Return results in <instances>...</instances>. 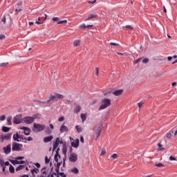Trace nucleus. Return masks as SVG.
Instances as JSON below:
<instances>
[{
    "label": "nucleus",
    "mask_w": 177,
    "mask_h": 177,
    "mask_svg": "<svg viewBox=\"0 0 177 177\" xmlns=\"http://www.w3.org/2000/svg\"><path fill=\"white\" fill-rule=\"evenodd\" d=\"M169 160H170V161H176V158H175L174 156H170Z\"/></svg>",
    "instance_id": "60"
},
{
    "label": "nucleus",
    "mask_w": 177,
    "mask_h": 177,
    "mask_svg": "<svg viewBox=\"0 0 177 177\" xmlns=\"http://www.w3.org/2000/svg\"><path fill=\"white\" fill-rule=\"evenodd\" d=\"M142 63H145L146 64V63H149V58H145L142 59Z\"/></svg>",
    "instance_id": "56"
},
{
    "label": "nucleus",
    "mask_w": 177,
    "mask_h": 177,
    "mask_svg": "<svg viewBox=\"0 0 177 177\" xmlns=\"http://www.w3.org/2000/svg\"><path fill=\"white\" fill-rule=\"evenodd\" d=\"M30 172L32 175H35L34 174H38V172H39V169L35 167V169H32Z\"/></svg>",
    "instance_id": "31"
},
{
    "label": "nucleus",
    "mask_w": 177,
    "mask_h": 177,
    "mask_svg": "<svg viewBox=\"0 0 177 177\" xmlns=\"http://www.w3.org/2000/svg\"><path fill=\"white\" fill-rule=\"evenodd\" d=\"M59 146V144L56 142H53V151H55L56 149H57V147Z\"/></svg>",
    "instance_id": "39"
},
{
    "label": "nucleus",
    "mask_w": 177,
    "mask_h": 177,
    "mask_svg": "<svg viewBox=\"0 0 177 177\" xmlns=\"http://www.w3.org/2000/svg\"><path fill=\"white\" fill-rule=\"evenodd\" d=\"M5 120H6V116L5 115L0 116V121H5Z\"/></svg>",
    "instance_id": "45"
},
{
    "label": "nucleus",
    "mask_w": 177,
    "mask_h": 177,
    "mask_svg": "<svg viewBox=\"0 0 177 177\" xmlns=\"http://www.w3.org/2000/svg\"><path fill=\"white\" fill-rule=\"evenodd\" d=\"M9 131H10V127H6V126L2 127V131L3 132H9Z\"/></svg>",
    "instance_id": "26"
},
{
    "label": "nucleus",
    "mask_w": 177,
    "mask_h": 177,
    "mask_svg": "<svg viewBox=\"0 0 177 177\" xmlns=\"http://www.w3.org/2000/svg\"><path fill=\"white\" fill-rule=\"evenodd\" d=\"M143 58H138V59H136L134 62V64H138Z\"/></svg>",
    "instance_id": "50"
},
{
    "label": "nucleus",
    "mask_w": 177,
    "mask_h": 177,
    "mask_svg": "<svg viewBox=\"0 0 177 177\" xmlns=\"http://www.w3.org/2000/svg\"><path fill=\"white\" fill-rule=\"evenodd\" d=\"M158 147L157 151H164V150H165V148L162 147L161 143H158Z\"/></svg>",
    "instance_id": "20"
},
{
    "label": "nucleus",
    "mask_w": 177,
    "mask_h": 177,
    "mask_svg": "<svg viewBox=\"0 0 177 177\" xmlns=\"http://www.w3.org/2000/svg\"><path fill=\"white\" fill-rule=\"evenodd\" d=\"M59 151H60V148H57L55 151V154L54 156V160L55 162H57L59 161V159H57V156H59Z\"/></svg>",
    "instance_id": "18"
},
{
    "label": "nucleus",
    "mask_w": 177,
    "mask_h": 177,
    "mask_svg": "<svg viewBox=\"0 0 177 177\" xmlns=\"http://www.w3.org/2000/svg\"><path fill=\"white\" fill-rule=\"evenodd\" d=\"M172 133H174V130H171L170 132L167 133L166 134V138L167 139H171V138L172 137Z\"/></svg>",
    "instance_id": "27"
},
{
    "label": "nucleus",
    "mask_w": 177,
    "mask_h": 177,
    "mask_svg": "<svg viewBox=\"0 0 177 177\" xmlns=\"http://www.w3.org/2000/svg\"><path fill=\"white\" fill-rule=\"evenodd\" d=\"M155 167H164V165H162V163H157L155 165Z\"/></svg>",
    "instance_id": "58"
},
{
    "label": "nucleus",
    "mask_w": 177,
    "mask_h": 177,
    "mask_svg": "<svg viewBox=\"0 0 177 177\" xmlns=\"http://www.w3.org/2000/svg\"><path fill=\"white\" fill-rule=\"evenodd\" d=\"M23 133H24L26 136H28L30 133H31V129L28 127L26 130L24 131Z\"/></svg>",
    "instance_id": "22"
},
{
    "label": "nucleus",
    "mask_w": 177,
    "mask_h": 177,
    "mask_svg": "<svg viewBox=\"0 0 177 177\" xmlns=\"http://www.w3.org/2000/svg\"><path fill=\"white\" fill-rule=\"evenodd\" d=\"M95 75H99V68L97 67L95 68Z\"/></svg>",
    "instance_id": "52"
},
{
    "label": "nucleus",
    "mask_w": 177,
    "mask_h": 177,
    "mask_svg": "<svg viewBox=\"0 0 177 177\" xmlns=\"http://www.w3.org/2000/svg\"><path fill=\"white\" fill-rule=\"evenodd\" d=\"M9 171L11 174H15V167L12 165H10Z\"/></svg>",
    "instance_id": "35"
},
{
    "label": "nucleus",
    "mask_w": 177,
    "mask_h": 177,
    "mask_svg": "<svg viewBox=\"0 0 177 177\" xmlns=\"http://www.w3.org/2000/svg\"><path fill=\"white\" fill-rule=\"evenodd\" d=\"M48 102H50V104H53V102H57L56 99V93L55 95H50L48 97Z\"/></svg>",
    "instance_id": "10"
},
{
    "label": "nucleus",
    "mask_w": 177,
    "mask_h": 177,
    "mask_svg": "<svg viewBox=\"0 0 177 177\" xmlns=\"http://www.w3.org/2000/svg\"><path fill=\"white\" fill-rule=\"evenodd\" d=\"M96 17H97V15H96V14H91V15H88V18L86 19L85 21H88L91 19H96Z\"/></svg>",
    "instance_id": "19"
},
{
    "label": "nucleus",
    "mask_w": 177,
    "mask_h": 177,
    "mask_svg": "<svg viewBox=\"0 0 177 177\" xmlns=\"http://www.w3.org/2000/svg\"><path fill=\"white\" fill-rule=\"evenodd\" d=\"M53 139V136H47L44 138V143H49Z\"/></svg>",
    "instance_id": "17"
},
{
    "label": "nucleus",
    "mask_w": 177,
    "mask_h": 177,
    "mask_svg": "<svg viewBox=\"0 0 177 177\" xmlns=\"http://www.w3.org/2000/svg\"><path fill=\"white\" fill-rule=\"evenodd\" d=\"M39 113H37V114H35L32 116V118H33V121H35V120H37V118H38V117H39Z\"/></svg>",
    "instance_id": "41"
},
{
    "label": "nucleus",
    "mask_w": 177,
    "mask_h": 177,
    "mask_svg": "<svg viewBox=\"0 0 177 177\" xmlns=\"http://www.w3.org/2000/svg\"><path fill=\"white\" fill-rule=\"evenodd\" d=\"M45 133L46 135H50V133H52V130L50 129V128L47 127L45 130Z\"/></svg>",
    "instance_id": "29"
},
{
    "label": "nucleus",
    "mask_w": 177,
    "mask_h": 177,
    "mask_svg": "<svg viewBox=\"0 0 177 177\" xmlns=\"http://www.w3.org/2000/svg\"><path fill=\"white\" fill-rule=\"evenodd\" d=\"M72 147H75V149H77L78 146H80V139L77 138L74 142H71Z\"/></svg>",
    "instance_id": "12"
},
{
    "label": "nucleus",
    "mask_w": 177,
    "mask_h": 177,
    "mask_svg": "<svg viewBox=\"0 0 177 177\" xmlns=\"http://www.w3.org/2000/svg\"><path fill=\"white\" fill-rule=\"evenodd\" d=\"M80 111H81V106L80 105H77L74 109V113H75V114H78Z\"/></svg>",
    "instance_id": "21"
},
{
    "label": "nucleus",
    "mask_w": 177,
    "mask_h": 177,
    "mask_svg": "<svg viewBox=\"0 0 177 177\" xmlns=\"http://www.w3.org/2000/svg\"><path fill=\"white\" fill-rule=\"evenodd\" d=\"M62 153L64 155V157L67 158V145L64 144L62 146Z\"/></svg>",
    "instance_id": "15"
},
{
    "label": "nucleus",
    "mask_w": 177,
    "mask_h": 177,
    "mask_svg": "<svg viewBox=\"0 0 177 177\" xmlns=\"http://www.w3.org/2000/svg\"><path fill=\"white\" fill-rule=\"evenodd\" d=\"M79 27H80V28H87V26H86V25H85V24H82Z\"/></svg>",
    "instance_id": "57"
},
{
    "label": "nucleus",
    "mask_w": 177,
    "mask_h": 177,
    "mask_svg": "<svg viewBox=\"0 0 177 177\" xmlns=\"http://www.w3.org/2000/svg\"><path fill=\"white\" fill-rule=\"evenodd\" d=\"M78 160V156L76 153H71L69 157V161L71 162H75Z\"/></svg>",
    "instance_id": "7"
},
{
    "label": "nucleus",
    "mask_w": 177,
    "mask_h": 177,
    "mask_svg": "<svg viewBox=\"0 0 177 177\" xmlns=\"http://www.w3.org/2000/svg\"><path fill=\"white\" fill-rule=\"evenodd\" d=\"M64 120V116H62L59 118H58V121L59 122H62V121H63Z\"/></svg>",
    "instance_id": "63"
},
{
    "label": "nucleus",
    "mask_w": 177,
    "mask_h": 177,
    "mask_svg": "<svg viewBox=\"0 0 177 177\" xmlns=\"http://www.w3.org/2000/svg\"><path fill=\"white\" fill-rule=\"evenodd\" d=\"M39 21H41V17L38 18V21H35V24H44V22H39Z\"/></svg>",
    "instance_id": "49"
},
{
    "label": "nucleus",
    "mask_w": 177,
    "mask_h": 177,
    "mask_svg": "<svg viewBox=\"0 0 177 177\" xmlns=\"http://www.w3.org/2000/svg\"><path fill=\"white\" fill-rule=\"evenodd\" d=\"M80 117L82 122H84L86 120V113H82Z\"/></svg>",
    "instance_id": "30"
},
{
    "label": "nucleus",
    "mask_w": 177,
    "mask_h": 177,
    "mask_svg": "<svg viewBox=\"0 0 177 177\" xmlns=\"http://www.w3.org/2000/svg\"><path fill=\"white\" fill-rule=\"evenodd\" d=\"M12 138V133H8L7 135H2L1 136V142H3L4 140H9Z\"/></svg>",
    "instance_id": "9"
},
{
    "label": "nucleus",
    "mask_w": 177,
    "mask_h": 177,
    "mask_svg": "<svg viewBox=\"0 0 177 177\" xmlns=\"http://www.w3.org/2000/svg\"><path fill=\"white\" fill-rule=\"evenodd\" d=\"M111 106V100L109 98H104L101 101V105L99 107L98 110H104V109H107V107H110Z\"/></svg>",
    "instance_id": "1"
},
{
    "label": "nucleus",
    "mask_w": 177,
    "mask_h": 177,
    "mask_svg": "<svg viewBox=\"0 0 177 177\" xmlns=\"http://www.w3.org/2000/svg\"><path fill=\"white\" fill-rule=\"evenodd\" d=\"M7 123L8 125H12V117L10 116L7 118Z\"/></svg>",
    "instance_id": "37"
},
{
    "label": "nucleus",
    "mask_w": 177,
    "mask_h": 177,
    "mask_svg": "<svg viewBox=\"0 0 177 177\" xmlns=\"http://www.w3.org/2000/svg\"><path fill=\"white\" fill-rule=\"evenodd\" d=\"M50 159H48L47 156H45V162L46 164H49Z\"/></svg>",
    "instance_id": "54"
},
{
    "label": "nucleus",
    "mask_w": 177,
    "mask_h": 177,
    "mask_svg": "<svg viewBox=\"0 0 177 177\" xmlns=\"http://www.w3.org/2000/svg\"><path fill=\"white\" fill-rule=\"evenodd\" d=\"M41 174L43 175H46V167H44L41 169Z\"/></svg>",
    "instance_id": "40"
},
{
    "label": "nucleus",
    "mask_w": 177,
    "mask_h": 177,
    "mask_svg": "<svg viewBox=\"0 0 177 177\" xmlns=\"http://www.w3.org/2000/svg\"><path fill=\"white\" fill-rule=\"evenodd\" d=\"M1 21H3V24H6V17L5 15L2 17Z\"/></svg>",
    "instance_id": "48"
},
{
    "label": "nucleus",
    "mask_w": 177,
    "mask_h": 177,
    "mask_svg": "<svg viewBox=\"0 0 177 177\" xmlns=\"http://www.w3.org/2000/svg\"><path fill=\"white\" fill-rule=\"evenodd\" d=\"M67 158L64 157L63 158V165H62V167L63 168H66V160Z\"/></svg>",
    "instance_id": "47"
},
{
    "label": "nucleus",
    "mask_w": 177,
    "mask_h": 177,
    "mask_svg": "<svg viewBox=\"0 0 177 177\" xmlns=\"http://www.w3.org/2000/svg\"><path fill=\"white\" fill-rule=\"evenodd\" d=\"M25 168H26V165H21L16 168L15 171L17 172L18 171H21V169H24Z\"/></svg>",
    "instance_id": "24"
},
{
    "label": "nucleus",
    "mask_w": 177,
    "mask_h": 177,
    "mask_svg": "<svg viewBox=\"0 0 177 177\" xmlns=\"http://www.w3.org/2000/svg\"><path fill=\"white\" fill-rule=\"evenodd\" d=\"M28 127H21L20 128H19V129H22L23 131H26V129H28Z\"/></svg>",
    "instance_id": "64"
},
{
    "label": "nucleus",
    "mask_w": 177,
    "mask_h": 177,
    "mask_svg": "<svg viewBox=\"0 0 177 177\" xmlns=\"http://www.w3.org/2000/svg\"><path fill=\"white\" fill-rule=\"evenodd\" d=\"M71 172L73 174H79L80 171L78 170V168L74 167L73 169H71Z\"/></svg>",
    "instance_id": "34"
},
{
    "label": "nucleus",
    "mask_w": 177,
    "mask_h": 177,
    "mask_svg": "<svg viewBox=\"0 0 177 177\" xmlns=\"http://www.w3.org/2000/svg\"><path fill=\"white\" fill-rule=\"evenodd\" d=\"M13 124H20L21 122V115H17L13 118Z\"/></svg>",
    "instance_id": "5"
},
{
    "label": "nucleus",
    "mask_w": 177,
    "mask_h": 177,
    "mask_svg": "<svg viewBox=\"0 0 177 177\" xmlns=\"http://www.w3.org/2000/svg\"><path fill=\"white\" fill-rule=\"evenodd\" d=\"M3 150L5 154H9L12 151V148L10 147V144L8 145L6 147H3Z\"/></svg>",
    "instance_id": "11"
},
{
    "label": "nucleus",
    "mask_w": 177,
    "mask_h": 177,
    "mask_svg": "<svg viewBox=\"0 0 177 177\" xmlns=\"http://www.w3.org/2000/svg\"><path fill=\"white\" fill-rule=\"evenodd\" d=\"M55 97L57 99V100H59V99H64V95L59 93H55Z\"/></svg>",
    "instance_id": "23"
},
{
    "label": "nucleus",
    "mask_w": 177,
    "mask_h": 177,
    "mask_svg": "<svg viewBox=\"0 0 177 177\" xmlns=\"http://www.w3.org/2000/svg\"><path fill=\"white\" fill-rule=\"evenodd\" d=\"M59 176L67 177V176L64 174V172H60V171H59Z\"/></svg>",
    "instance_id": "61"
},
{
    "label": "nucleus",
    "mask_w": 177,
    "mask_h": 177,
    "mask_svg": "<svg viewBox=\"0 0 177 177\" xmlns=\"http://www.w3.org/2000/svg\"><path fill=\"white\" fill-rule=\"evenodd\" d=\"M15 160H17V161H19V160H24V156H18L15 158Z\"/></svg>",
    "instance_id": "53"
},
{
    "label": "nucleus",
    "mask_w": 177,
    "mask_h": 177,
    "mask_svg": "<svg viewBox=\"0 0 177 177\" xmlns=\"http://www.w3.org/2000/svg\"><path fill=\"white\" fill-rule=\"evenodd\" d=\"M52 20H53V21H57V23H59V21H59V17H53Z\"/></svg>",
    "instance_id": "51"
},
{
    "label": "nucleus",
    "mask_w": 177,
    "mask_h": 177,
    "mask_svg": "<svg viewBox=\"0 0 177 177\" xmlns=\"http://www.w3.org/2000/svg\"><path fill=\"white\" fill-rule=\"evenodd\" d=\"M110 45H111L112 46H119L120 44L114 43V42H111Z\"/></svg>",
    "instance_id": "59"
},
{
    "label": "nucleus",
    "mask_w": 177,
    "mask_h": 177,
    "mask_svg": "<svg viewBox=\"0 0 177 177\" xmlns=\"http://www.w3.org/2000/svg\"><path fill=\"white\" fill-rule=\"evenodd\" d=\"M9 161L10 162H11V164H12V165H17L19 163V160H17V159H15V160H10Z\"/></svg>",
    "instance_id": "32"
},
{
    "label": "nucleus",
    "mask_w": 177,
    "mask_h": 177,
    "mask_svg": "<svg viewBox=\"0 0 177 177\" xmlns=\"http://www.w3.org/2000/svg\"><path fill=\"white\" fill-rule=\"evenodd\" d=\"M80 44H81V41H80V40H75V41H73V46H74L75 47L78 46V45H80Z\"/></svg>",
    "instance_id": "33"
},
{
    "label": "nucleus",
    "mask_w": 177,
    "mask_h": 177,
    "mask_svg": "<svg viewBox=\"0 0 177 177\" xmlns=\"http://www.w3.org/2000/svg\"><path fill=\"white\" fill-rule=\"evenodd\" d=\"M104 154H106V149L104 148H102V152L100 154V156H104Z\"/></svg>",
    "instance_id": "44"
},
{
    "label": "nucleus",
    "mask_w": 177,
    "mask_h": 177,
    "mask_svg": "<svg viewBox=\"0 0 177 177\" xmlns=\"http://www.w3.org/2000/svg\"><path fill=\"white\" fill-rule=\"evenodd\" d=\"M67 23V20H63V21H59L57 23V24H66Z\"/></svg>",
    "instance_id": "42"
},
{
    "label": "nucleus",
    "mask_w": 177,
    "mask_h": 177,
    "mask_svg": "<svg viewBox=\"0 0 177 177\" xmlns=\"http://www.w3.org/2000/svg\"><path fill=\"white\" fill-rule=\"evenodd\" d=\"M122 92H124L122 89L116 90L113 93V95L115 96H120V95H122Z\"/></svg>",
    "instance_id": "16"
},
{
    "label": "nucleus",
    "mask_w": 177,
    "mask_h": 177,
    "mask_svg": "<svg viewBox=\"0 0 177 177\" xmlns=\"http://www.w3.org/2000/svg\"><path fill=\"white\" fill-rule=\"evenodd\" d=\"M12 139L15 142H21V140H26L27 138L23 135H19L18 133L13 135Z\"/></svg>",
    "instance_id": "3"
},
{
    "label": "nucleus",
    "mask_w": 177,
    "mask_h": 177,
    "mask_svg": "<svg viewBox=\"0 0 177 177\" xmlns=\"http://www.w3.org/2000/svg\"><path fill=\"white\" fill-rule=\"evenodd\" d=\"M4 164H5V161H3V160H0V165L3 168L2 169L3 172H5V169L6 168L5 166H3Z\"/></svg>",
    "instance_id": "25"
},
{
    "label": "nucleus",
    "mask_w": 177,
    "mask_h": 177,
    "mask_svg": "<svg viewBox=\"0 0 177 177\" xmlns=\"http://www.w3.org/2000/svg\"><path fill=\"white\" fill-rule=\"evenodd\" d=\"M164 75V72H160V73L155 74L154 77H155V78H157L158 77H161V75Z\"/></svg>",
    "instance_id": "38"
},
{
    "label": "nucleus",
    "mask_w": 177,
    "mask_h": 177,
    "mask_svg": "<svg viewBox=\"0 0 177 177\" xmlns=\"http://www.w3.org/2000/svg\"><path fill=\"white\" fill-rule=\"evenodd\" d=\"M25 124H32L34 122V118L31 116H27L24 118Z\"/></svg>",
    "instance_id": "6"
},
{
    "label": "nucleus",
    "mask_w": 177,
    "mask_h": 177,
    "mask_svg": "<svg viewBox=\"0 0 177 177\" xmlns=\"http://www.w3.org/2000/svg\"><path fill=\"white\" fill-rule=\"evenodd\" d=\"M111 92H112V89L109 88L108 90L104 91L102 93L103 95H104V96H106V95H109V93H111Z\"/></svg>",
    "instance_id": "28"
},
{
    "label": "nucleus",
    "mask_w": 177,
    "mask_h": 177,
    "mask_svg": "<svg viewBox=\"0 0 177 177\" xmlns=\"http://www.w3.org/2000/svg\"><path fill=\"white\" fill-rule=\"evenodd\" d=\"M125 28H127V29H129V30H133V27H132V26H130V25H127V26H125Z\"/></svg>",
    "instance_id": "55"
},
{
    "label": "nucleus",
    "mask_w": 177,
    "mask_h": 177,
    "mask_svg": "<svg viewBox=\"0 0 177 177\" xmlns=\"http://www.w3.org/2000/svg\"><path fill=\"white\" fill-rule=\"evenodd\" d=\"M46 128V126L45 124H33V128L32 131L37 133L38 132H42V131H45V129Z\"/></svg>",
    "instance_id": "2"
},
{
    "label": "nucleus",
    "mask_w": 177,
    "mask_h": 177,
    "mask_svg": "<svg viewBox=\"0 0 177 177\" xmlns=\"http://www.w3.org/2000/svg\"><path fill=\"white\" fill-rule=\"evenodd\" d=\"M118 155H117V153H113L112 156H111V158H113V160H115L116 158H118Z\"/></svg>",
    "instance_id": "46"
},
{
    "label": "nucleus",
    "mask_w": 177,
    "mask_h": 177,
    "mask_svg": "<svg viewBox=\"0 0 177 177\" xmlns=\"http://www.w3.org/2000/svg\"><path fill=\"white\" fill-rule=\"evenodd\" d=\"M102 128H103V124H101L96 131L95 135H96V138L97 139V138H99V136H100V133L102 132Z\"/></svg>",
    "instance_id": "13"
},
{
    "label": "nucleus",
    "mask_w": 177,
    "mask_h": 177,
    "mask_svg": "<svg viewBox=\"0 0 177 177\" xmlns=\"http://www.w3.org/2000/svg\"><path fill=\"white\" fill-rule=\"evenodd\" d=\"M8 64H9V62L1 63V64H0V67H6V66H8Z\"/></svg>",
    "instance_id": "43"
},
{
    "label": "nucleus",
    "mask_w": 177,
    "mask_h": 177,
    "mask_svg": "<svg viewBox=\"0 0 177 177\" xmlns=\"http://www.w3.org/2000/svg\"><path fill=\"white\" fill-rule=\"evenodd\" d=\"M5 38H6V37L5 36V35L3 34H1L0 35V39H5Z\"/></svg>",
    "instance_id": "62"
},
{
    "label": "nucleus",
    "mask_w": 177,
    "mask_h": 177,
    "mask_svg": "<svg viewBox=\"0 0 177 177\" xmlns=\"http://www.w3.org/2000/svg\"><path fill=\"white\" fill-rule=\"evenodd\" d=\"M75 129H77V132H78V133H81V132H82V128L80 127L78 125L75 126Z\"/></svg>",
    "instance_id": "36"
},
{
    "label": "nucleus",
    "mask_w": 177,
    "mask_h": 177,
    "mask_svg": "<svg viewBox=\"0 0 177 177\" xmlns=\"http://www.w3.org/2000/svg\"><path fill=\"white\" fill-rule=\"evenodd\" d=\"M21 147H23L22 144H19L17 142H12V151H20V150H21Z\"/></svg>",
    "instance_id": "4"
},
{
    "label": "nucleus",
    "mask_w": 177,
    "mask_h": 177,
    "mask_svg": "<svg viewBox=\"0 0 177 177\" xmlns=\"http://www.w3.org/2000/svg\"><path fill=\"white\" fill-rule=\"evenodd\" d=\"M60 133H63L64 132H68V128L64 124H62L59 129Z\"/></svg>",
    "instance_id": "14"
},
{
    "label": "nucleus",
    "mask_w": 177,
    "mask_h": 177,
    "mask_svg": "<svg viewBox=\"0 0 177 177\" xmlns=\"http://www.w3.org/2000/svg\"><path fill=\"white\" fill-rule=\"evenodd\" d=\"M57 163L54 164V166L55 167V171L57 174H59V171H60V166L62 165V164L63 163L62 161L61 162H56Z\"/></svg>",
    "instance_id": "8"
}]
</instances>
